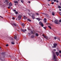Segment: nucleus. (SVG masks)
Returning a JSON list of instances; mask_svg holds the SVG:
<instances>
[{
    "label": "nucleus",
    "instance_id": "423d86ee",
    "mask_svg": "<svg viewBox=\"0 0 61 61\" xmlns=\"http://www.w3.org/2000/svg\"><path fill=\"white\" fill-rule=\"evenodd\" d=\"M21 16L20 15H19V16L18 17V19L19 20H20V19H21Z\"/></svg>",
    "mask_w": 61,
    "mask_h": 61
},
{
    "label": "nucleus",
    "instance_id": "7c9ffc66",
    "mask_svg": "<svg viewBox=\"0 0 61 61\" xmlns=\"http://www.w3.org/2000/svg\"><path fill=\"white\" fill-rule=\"evenodd\" d=\"M54 39H55L56 40V37H54Z\"/></svg>",
    "mask_w": 61,
    "mask_h": 61
},
{
    "label": "nucleus",
    "instance_id": "864d4df0",
    "mask_svg": "<svg viewBox=\"0 0 61 61\" xmlns=\"http://www.w3.org/2000/svg\"><path fill=\"white\" fill-rule=\"evenodd\" d=\"M50 11V10H49V12H50V11Z\"/></svg>",
    "mask_w": 61,
    "mask_h": 61
},
{
    "label": "nucleus",
    "instance_id": "5701e85b",
    "mask_svg": "<svg viewBox=\"0 0 61 61\" xmlns=\"http://www.w3.org/2000/svg\"><path fill=\"white\" fill-rule=\"evenodd\" d=\"M24 25H25V24L24 23H23L22 24V26H24Z\"/></svg>",
    "mask_w": 61,
    "mask_h": 61
},
{
    "label": "nucleus",
    "instance_id": "603ef678",
    "mask_svg": "<svg viewBox=\"0 0 61 61\" xmlns=\"http://www.w3.org/2000/svg\"><path fill=\"white\" fill-rule=\"evenodd\" d=\"M29 35H30V34L29 33Z\"/></svg>",
    "mask_w": 61,
    "mask_h": 61
},
{
    "label": "nucleus",
    "instance_id": "6e6d98bb",
    "mask_svg": "<svg viewBox=\"0 0 61 61\" xmlns=\"http://www.w3.org/2000/svg\"><path fill=\"white\" fill-rule=\"evenodd\" d=\"M33 15H34V14H33Z\"/></svg>",
    "mask_w": 61,
    "mask_h": 61
},
{
    "label": "nucleus",
    "instance_id": "c756f323",
    "mask_svg": "<svg viewBox=\"0 0 61 61\" xmlns=\"http://www.w3.org/2000/svg\"><path fill=\"white\" fill-rule=\"evenodd\" d=\"M13 11H14V12H15L16 11V10H13Z\"/></svg>",
    "mask_w": 61,
    "mask_h": 61
},
{
    "label": "nucleus",
    "instance_id": "a19ab883",
    "mask_svg": "<svg viewBox=\"0 0 61 61\" xmlns=\"http://www.w3.org/2000/svg\"><path fill=\"white\" fill-rule=\"evenodd\" d=\"M44 28V29H46V27H43Z\"/></svg>",
    "mask_w": 61,
    "mask_h": 61
},
{
    "label": "nucleus",
    "instance_id": "680f3d73",
    "mask_svg": "<svg viewBox=\"0 0 61 61\" xmlns=\"http://www.w3.org/2000/svg\"><path fill=\"white\" fill-rule=\"evenodd\" d=\"M2 61H3V60H2Z\"/></svg>",
    "mask_w": 61,
    "mask_h": 61
},
{
    "label": "nucleus",
    "instance_id": "6e6552de",
    "mask_svg": "<svg viewBox=\"0 0 61 61\" xmlns=\"http://www.w3.org/2000/svg\"><path fill=\"white\" fill-rule=\"evenodd\" d=\"M43 36L44 37L46 38H48V37H47V36H45V35H44V34L43 35Z\"/></svg>",
    "mask_w": 61,
    "mask_h": 61
},
{
    "label": "nucleus",
    "instance_id": "aec40b11",
    "mask_svg": "<svg viewBox=\"0 0 61 61\" xmlns=\"http://www.w3.org/2000/svg\"><path fill=\"white\" fill-rule=\"evenodd\" d=\"M36 36H38V33H36Z\"/></svg>",
    "mask_w": 61,
    "mask_h": 61
},
{
    "label": "nucleus",
    "instance_id": "4d7b16f0",
    "mask_svg": "<svg viewBox=\"0 0 61 61\" xmlns=\"http://www.w3.org/2000/svg\"><path fill=\"white\" fill-rule=\"evenodd\" d=\"M28 11H29V10H28Z\"/></svg>",
    "mask_w": 61,
    "mask_h": 61
},
{
    "label": "nucleus",
    "instance_id": "c85d7f7f",
    "mask_svg": "<svg viewBox=\"0 0 61 61\" xmlns=\"http://www.w3.org/2000/svg\"><path fill=\"white\" fill-rule=\"evenodd\" d=\"M5 2H6V3H7V2H8V1L7 0H5Z\"/></svg>",
    "mask_w": 61,
    "mask_h": 61
},
{
    "label": "nucleus",
    "instance_id": "a211bd4d",
    "mask_svg": "<svg viewBox=\"0 0 61 61\" xmlns=\"http://www.w3.org/2000/svg\"><path fill=\"white\" fill-rule=\"evenodd\" d=\"M15 14H16V15H17V14H18V12L17 11H15Z\"/></svg>",
    "mask_w": 61,
    "mask_h": 61
},
{
    "label": "nucleus",
    "instance_id": "f257e3e1",
    "mask_svg": "<svg viewBox=\"0 0 61 61\" xmlns=\"http://www.w3.org/2000/svg\"><path fill=\"white\" fill-rule=\"evenodd\" d=\"M56 55H55V54H53V57H54V59L55 60V61H57V60L56 61Z\"/></svg>",
    "mask_w": 61,
    "mask_h": 61
},
{
    "label": "nucleus",
    "instance_id": "de8ad7c7",
    "mask_svg": "<svg viewBox=\"0 0 61 61\" xmlns=\"http://www.w3.org/2000/svg\"><path fill=\"white\" fill-rule=\"evenodd\" d=\"M58 40H59V41H60V39H58Z\"/></svg>",
    "mask_w": 61,
    "mask_h": 61
},
{
    "label": "nucleus",
    "instance_id": "f3484780",
    "mask_svg": "<svg viewBox=\"0 0 61 61\" xmlns=\"http://www.w3.org/2000/svg\"><path fill=\"white\" fill-rule=\"evenodd\" d=\"M48 27H49V28H50V29H51V26H48Z\"/></svg>",
    "mask_w": 61,
    "mask_h": 61
},
{
    "label": "nucleus",
    "instance_id": "a878e982",
    "mask_svg": "<svg viewBox=\"0 0 61 61\" xmlns=\"http://www.w3.org/2000/svg\"><path fill=\"white\" fill-rule=\"evenodd\" d=\"M12 19L13 20H14L15 19V18H14V17H13L12 18Z\"/></svg>",
    "mask_w": 61,
    "mask_h": 61
},
{
    "label": "nucleus",
    "instance_id": "4c0bfd02",
    "mask_svg": "<svg viewBox=\"0 0 61 61\" xmlns=\"http://www.w3.org/2000/svg\"><path fill=\"white\" fill-rule=\"evenodd\" d=\"M5 52H4V53H3V54H4V55H5Z\"/></svg>",
    "mask_w": 61,
    "mask_h": 61
},
{
    "label": "nucleus",
    "instance_id": "f03ea898",
    "mask_svg": "<svg viewBox=\"0 0 61 61\" xmlns=\"http://www.w3.org/2000/svg\"><path fill=\"white\" fill-rule=\"evenodd\" d=\"M53 45L54 47H52L53 48H55V47H56V46H57V44L55 43L53 44Z\"/></svg>",
    "mask_w": 61,
    "mask_h": 61
},
{
    "label": "nucleus",
    "instance_id": "052dcab7",
    "mask_svg": "<svg viewBox=\"0 0 61 61\" xmlns=\"http://www.w3.org/2000/svg\"><path fill=\"white\" fill-rule=\"evenodd\" d=\"M12 39H13V38H12Z\"/></svg>",
    "mask_w": 61,
    "mask_h": 61
},
{
    "label": "nucleus",
    "instance_id": "6ab92c4d",
    "mask_svg": "<svg viewBox=\"0 0 61 61\" xmlns=\"http://www.w3.org/2000/svg\"><path fill=\"white\" fill-rule=\"evenodd\" d=\"M14 3H18V2H17V1H15Z\"/></svg>",
    "mask_w": 61,
    "mask_h": 61
},
{
    "label": "nucleus",
    "instance_id": "79ce46f5",
    "mask_svg": "<svg viewBox=\"0 0 61 61\" xmlns=\"http://www.w3.org/2000/svg\"><path fill=\"white\" fill-rule=\"evenodd\" d=\"M54 51H56V49H55L54 50Z\"/></svg>",
    "mask_w": 61,
    "mask_h": 61
},
{
    "label": "nucleus",
    "instance_id": "0eeeda50",
    "mask_svg": "<svg viewBox=\"0 0 61 61\" xmlns=\"http://www.w3.org/2000/svg\"><path fill=\"white\" fill-rule=\"evenodd\" d=\"M21 32H25V31H26V30L25 29V30H21Z\"/></svg>",
    "mask_w": 61,
    "mask_h": 61
},
{
    "label": "nucleus",
    "instance_id": "cd10ccee",
    "mask_svg": "<svg viewBox=\"0 0 61 61\" xmlns=\"http://www.w3.org/2000/svg\"><path fill=\"white\" fill-rule=\"evenodd\" d=\"M36 15H39V14L38 13H36Z\"/></svg>",
    "mask_w": 61,
    "mask_h": 61
},
{
    "label": "nucleus",
    "instance_id": "f704fd0d",
    "mask_svg": "<svg viewBox=\"0 0 61 61\" xmlns=\"http://www.w3.org/2000/svg\"><path fill=\"white\" fill-rule=\"evenodd\" d=\"M32 18H33V19H34V16H32Z\"/></svg>",
    "mask_w": 61,
    "mask_h": 61
},
{
    "label": "nucleus",
    "instance_id": "c9c22d12",
    "mask_svg": "<svg viewBox=\"0 0 61 61\" xmlns=\"http://www.w3.org/2000/svg\"><path fill=\"white\" fill-rule=\"evenodd\" d=\"M54 4V2H52V3H51V4Z\"/></svg>",
    "mask_w": 61,
    "mask_h": 61
},
{
    "label": "nucleus",
    "instance_id": "37998d69",
    "mask_svg": "<svg viewBox=\"0 0 61 61\" xmlns=\"http://www.w3.org/2000/svg\"><path fill=\"white\" fill-rule=\"evenodd\" d=\"M0 17H1V18H3V17H2L1 16H0Z\"/></svg>",
    "mask_w": 61,
    "mask_h": 61
},
{
    "label": "nucleus",
    "instance_id": "8fccbe9b",
    "mask_svg": "<svg viewBox=\"0 0 61 61\" xmlns=\"http://www.w3.org/2000/svg\"><path fill=\"white\" fill-rule=\"evenodd\" d=\"M15 5H16V4H15Z\"/></svg>",
    "mask_w": 61,
    "mask_h": 61
},
{
    "label": "nucleus",
    "instance_id": "e2e57ef3",
    "mask_svg": "<svg viewBox=\"0 0 61 61\" xmlns=\"http://www.w3.org/2000/svg\"><path fill=\"white\" fill-rule=\"evenodd\" d=\"M53 21V22H54L53 21Z\"/></svg>",
    "mask_w": 61,
    "mask_h": 61
},
{
    "label": "nucleus",
    "instance_id": "58836bf2",
    "mask_svg": "<svg viewBox=\"0 0 61 61\" xmlns=\"http://www.w3.org/2000/svg\"><path fill=\"white\" fill-rule=\"evenodd\" d=\"M28 3H30V1H28Z\"/></svg>",
    "mask_w": 61,
    "mask_h": 61
},
{
    "label": "nucleus",
    "instance_id": "ddd939ff",
    "mask_svg": "<svg viewBox=\"0 0 61 61\" xmlns=\"http://www.w3.org/2000/svg\"><path fill=\"white\" fill-rule=\"evenodd\" d=\"M9 6H11V5H12V3H11L10 2L9 3Z\"/></svg>",
    "mask_w": 61,
    "mask_h": 61
},
{
    "label": "nucleus",
    "instance_id": "dca6fc26",
    "mask_svg": "<svg viewBox=\"0 0 61 61\" xmlns=\"http://www.w3.org/2000/svg\"><path fill=\"white\" fill-rule=\"evenodd\" d=\"M11 44H12V45H14V44H15V43L13 42H11Z\"/></svg>",
    "mask_w": 61,
    "mask_h": 61
},
{
    "label": "nucleus",
    "instance_id": "49530a36",
    "mask_svg": "<svg viewBox=\"0 0 61 61\" xmlns=\"http://www.w3.org/2000/svg\"><path fill=\"white\" fill-rule=\"evenodd\" d=\"M7 5H8V3H7Z\"/></svg>",
    "mask_w": 61,
    "mask_h": 61
},
{
    "label": "nucleus",
    "instance_id": "c03bdc74",
    "mask_svg": "<svg viewBox=\"0 0 61 61\" xmlns=\"http://www.w3.org/2000/svg\"><path fill=\"white\" fill-rule=\"evenodd\" d=\"M59 22H61V20H59Z\"/></svg>",
    "mask_w": 61,
    "mask_h": 61
},
{
    "label": "nucleus",
    "instance_id": "9d476101",
    "mask_svg": "<svg viewBox=\"0 0 61 61\" xmlns=\"http://www.w3.org/2000/svg\"><path fill=\"white\" fill-rule=\"evenodd\" d=\"M44 22L45 23H46V18H45L44 20Z\"/></svg>",
    "mask_w": 61,
    "mask_h": 61
},
{
    "label": "nucleus",
    "instance_id": "473e14b6",
    "mask_svg": "<svg viewBox=\"0 0 61 61\" xmlns=\"http://www.w3.org/2000/svg\"><path fill=\"white\" fill-rule=\"evenodd\" d=\"M6 46H8V44H6Z\"/></svg>",
    "mask_w": 61,
    "mask_h": 61
},
{
    "label": "nucleus",
    "instance_id": "9b49d317",
    "mask_svg": "<svg viewBox=\"0 0 61 61\" xmlns=\"http://www.w3.org/2000/svg\"><path fill=\"white\" fill-rule=\"evenodd\" d=\"M24 19H27V18L26 17V16H24Z\"/></svg>",
    "mask_w": 61,
    "mask_h": 61
},
{
    "label": "nucleus",
    "instance_id": "412c9836",
    "mask_svg": "<svg viewBox=\"0 0 61 61\" xmlns=\"http://www.w3.org/2000/svg\"><path fill=\"white\" fill-rule=\"evenodd\" d=\"M21 3H24V1H23V0H21Z\"/></svg>",
    "mask_w": 61,
    "mask_h": 61
},
{
    "label": "nucleus",
    "instance_id": "bb28decb",
    "mask_svg": "<svg viewBox=\"0 0 61 61\" xmlns=\"http://www.w3.org/2000/svg\"><path fill=\"white\" fill-rule=\"evenodd\" d=\"M14 38L15 39H16V36H15Z\"/></svg>",
    "mask_w": 61,
    "mask_h": 61
},
{
    "label": "nucleus",
    "instance_id": "7ed1b4c3",
    "mask_svg": "<svg viewBox=\"0 0 61 61\" xmlns=\"http://www.w3.org/2000/svg\"><path fill=\"white\" fill-rule=\"evenodd\" d=\"M39 24L41 25L42 27H43V26H44V25L43 24V23H42V22H40L39 23Z\"/></svg>",
    "mask_w": 61,
    "mask_h": 61
},
{
    "label": "nucleus",
    "instance_id": "1a4fd4ad",
    "mask_svg": "<svg viewBox=\"0 0 61 61\" xmlns=\"http://www.w3.org/2000/svg\"><path fill=\"white\" fill-rule=\"evenodd\" d=\"M56 54L57 56H59V53L58 52H56Z\"/></svg>",
    "mask_w": 61,
    "mask_h": 61
},
{
    "label": "nucleus",
    "instance_id": "2f4dec72",
    "mask_svg": "<svg viewBox=\"0 0 61 61\" xmlns=\"http://www.w3.org/2000/svg\"><path fill=\"white\" fill-rule=\"evenodd\" d=\"M59 53H61V51H59Z\"/></svg>",
    "mask_w": 61,
    "mask_h": 61
},
{
    "label": "nucleus",
    "instance_id": "2eb2a0df",
    "mask_svg": "<svg viewBox=\"0 0 61 61\" xmlns=\"http://www.w3.org/2000/svg\"><path fill=\"white\" fill-rule=\"evenodd\" d=\"M36 19H37V20H38L39 21L40 20L39 18H36Z\"/></svg>",
    "mask_w": 61,
    "mask_h": 61
},
{
    "label": "nucleus",
    "instance_id": "3c124183",
    "mask_svg": "<svg viewBox=\"0 0 61 61\" xmlns=\"http://www.w3.org/2000/svg\"><path fill=\"white\" fill-rule=\"evenodd\" d=\"M47 16L48 17V15H47Z\"/></svg>",
    "mask_w": 61,
    "mask_h": 61
},
{
    "label": "nucleus",
    "instance_id": "393cba45",
    "mask_svg": "<svg viewBox=\"0 0 61 61\" xmlns=\"http://www.w3.org/2000/svg\"><path fill=\"white\" fill-rule=\"evenodd\" d=\"M58 8H61V6H58Z\"/></svg>",
    "mask_w": 61,
    "mask_h": 61
},
{
    "label": "nucleus",
    "instance_id": "4be33fe9",
    "mask_svg": "<svg viewBox=\"0 0 61 61\" xmlns=\"http://www.w3.org/2000/svg\"><path fill=\"white\" fill-rule=\"evenodd\" d=\"M27 20H28V21H29L30 22H31V20L29 19H28Z\"/></svg>",
    "mask_w": 61,
    "mask_h": 61
},
{
    "label": "nucleus",
    "instance_id": "5fc2aeb1",
    "mask_svg": "<svg viewBox=\"0 0 61 61\" xmlns=\"http://www.w3.org/2000/svg\"><path fill=\"white\" fill-rule=\"evenodd\" d=\"M0 49H1V47H0Z\"/></svg>",
    "mask_w": 61,
    "mask_h": 61
},
{
    "label": "nucleus",
    "instance_id": "b1692460",
    "mask_svg": "<svg viewBox=\"0 0 61 61\" xmlns=\"http://www.w3.org/2000/svg\"><path fill=\"white\" fill-rule=\"evenodd\" d=\"M34 36H31V38H34Z\"/></svg>",
    "mask_w": 61,
    "mask_h": 61
},
{
    "label": "nucleus",
    "instance_id": "72a5a7b5",
    "mask_svg": "<svg viewBox=\"0 0 61 61\" xmlns=\"http://www.w3.org/2000/svg\"><path fill=\"white\" fill-rule=\"evenodd\" d=\"M31 34H32L33 33V31H31Z\"/></svg>",
    "mask_w": 61,
    "mask_h": 61
},
{
    "label": "nucleus",
    "instance_id": "13d9d810",
    "mask_svg": "<svg viewBox=\"0 0 61 61\" xmlns=\"http://www.w3.org/2000/svg\"><path fill=\"white\" fill-rule=\"evenodd\" d=\"M51 1H53V0H52Z\"/></svg>",
    "mask_w": 61,
    "mask_h": 61
},
{
    "label": "nucleus",
    "instance_id": "e433bc0d",
    "mask_svg": "<svg viewBox=\"0 0 61 61\" xmlns=\"http://www.w3.org/2000/svg\"><path fill=\"white\" fill-rule=\"evenodd\" d=\"M56 2L57 3H58V0H57V1H56Z\"/></svg>",
    "mask_w": 61,
    "mask_h": 61
},
{
    "label": "nucleus",
    "instance_id": "ea45409f",
    "mask_svg": "<svg viewBox=\"0 0 61 61\" xmlns=\"http://www.w3.org/2000/svg\"><path fill=\"white\" fill-rule=\"evenodd\" d=\"M48 0V2H49V1H50V0Z\"/></svg>",
    "mask_w": 61,
    "mask_h": 61
},
{
    "label": "nucleus",
    "instance_id": "bf43d9fd",
    "mask_svg": "<svg viewBox=\"0 0 61 61\" xmlns=\"http://www.w3.org/2000/svg\"><path fill=\"white\" fill-rule=\"evenodd\" d=\"M16 20H17V19H16Z\"/></svg>",
    "mask_w": 61,
    "mask_h": 61
},
{
    "label": "nucleus",
    "instance_id": "39448f33",
    "mask_svg": "<svg viewBox=\"0 0 61 61\" xmlns=\"http://www.w3.org/2000/svg\"><path fill=\"white\" fill-rule=\"evenodd\" d=\"M11 25L13 26H16L17 25L15 23H14L13 24H11Z\"/></svg>",
    "mask_w": 61,
    "mask_h": 61
},
{
    "label": "nucleus",
    "instance_id": "09e8293b",
    "mask_svg": "<svg viewBox=\"0 0 61 61\" xmlns=\"http://www.w3.org/2000/svg\"><path fill=\"white\" fill-rule=\"evenodd\" d=\"M48 6H50V5H49V4H48Z\"/></svg>",
    "mask_w": 61,
    "mask_h": 61
},
{
    "label": "nucleus",
    "instance_id": "f8f14e48",
    "mask_svg": "<svg viewBox=\"0 0 61 61\" xmlns=\"http://www.w3.org/2000/svg\"><path fill=\"white\" fill-rule=\"evenodd\" d=\"M52 15H55V13L52 12Z\"/></svg>",
    "mask_w": 61,
    "mask_h": 61
},
{
    "label": "nucleus",
    "instance_id": "a18cd8bd",
    "mask_svg": "<svg viewBox=\"0 0 61 61\" xmlns=\"http://www.w3.org/2000/svg\"><path fill=\"white\" fill-rule=\"evenodd\" d=\"M8 8H9H9H10V7L9 6L8 7Z\"/></svg>",
    "mask_w": 61,
    "mask_h": 61
},
{
    "label": "nucleus",
    "instance_id": "20e7f679",
    "mask_svg": "<svg viewBox=\"0 0 61 61\" xmlns=\"http://www.w3.org/2000/svg\"><path fill=\"white\" fill-rule=\"evenodd\" d=\"M54 22L56 24H58V21L57 20H55Z\"/></svg>",
    "mask_w": 61,
    "mask_h": 61
},
{
    "label": "nucleus",
    "instance_id": "4468645a",
    "mask_svg": "<svg viewBox=\"0 0 61 61\" xmlns=\"http://www.w3.org/2000/svg\"><path fill=\"white\" fill-rule=\"evenodd\" d=\"M29 15H30V16H31V15H32V13H31L30 14H29Z\"/></svg>",
    "mask_w": 61,
    "mask_h": 61
}]
</instances>
